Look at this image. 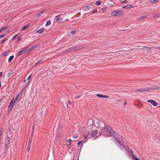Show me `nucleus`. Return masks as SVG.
<instances>
[{
  "label": "nucleus",
  "instance_id": "obj_1",
  "mask_svg": "<svg viewBox=\"0 0 160 160\" xmlns=\"http://www.w3.org/2000/svg\"><path fill=\"white\" fill-rule=\"evenodd\" d=\"M105 130L107 131L110 136L115 137L116 134L112 128L108 125H106L105 127Z\"/></svg>",
  "mask_w": 160,
  "mask_h": 160
},
{
  "label": "nucleus",
  "instance_id": "obj_2",
  "mask_svg": "<svg viewBox=\"0 0 160 160\" xmlns=\"http://www.w3.org/2000/svg\"><path fill=\"white\" fill-rule=\"evenodd\" d=\"M124 12L120 10H117L116 11L112 12L111 13V15L113 16H116L118 15V16H120L124 14Z\"/></svg>",
  "mask_w": 160,
  "mask_h": 160
},
{
  "label": "nucleus",
  "instance_id": "obj_3",
  "mask_svg": "<svg viewBox=\"0 0 160 160\" xmlns=\"http://www.w3.org/2000/svg\"><path fill=\"white\" fill-rule=\"evenodd\" d=\"M97 123L99 126L102 129H104L105 127V123L104 121L102 119H98L97 121Z\"/></svg>",
  "mask_w": 160,
  "mask_h": 160
},
{
  "label": "nucleus",
  "instance_id": "obj_4",
  "mask_svg": "<svg viewBox=\"0 0 160 160\" xmlns=\"http://www.w3.org/2000/svg\"><path fill=\"white\" fill-rule=\"evenodd\" d=\"M90 136L94 138H96L98 136V131L97 130H94L92 131V132L90 133Z\"/></svg>",
  "mask_w": 160,
  "mask_h": 160
},
{
  "label": "nucleus",
  "instance_id": "obj_5",
  "mask_svg": "<svg viewBox=\"0 0 160 160\" xmlns=\"http://www.w3.org/2000/svg\"><path fill=\"white\" fill-rule=\"evenodd\" d=\"M92 132V130H86L85 133L84 134V136L85 139H88L89 138H91V137L90 136V133Z\"/></svg>",
  "mask_w": 160,
  "mask_h": 160
},
{
  "label": "nucleus",
  "instance_id": "obj_6",
  "mask_svg": "<svg viewBox=\"0 0 160 160\" xmlns=\"http://www.w3.org/2000/svg\"><path fill=\"white\" fill-rule=\"evenodd\" d=\"M150 88H142L136 90V91L139 92H148L149 91Z\"/></svg>",
  "mask_w": 160,
  "mask_h": 160
},
{
  "label": "nucleus",
  "instance_id": "obj_7",
  "mask_svg": "<svg viewBox=\"0 0 160 160\" xmlns=\"http://www.w3.org/2000/svg\"><path fill=\"white\" fill-rule=\"evenodd\" d=\"M38 46V44H36L32 47L30 48L28 50L26 51V53L24 54H26V53H28L33 50L34 49L36 48Z\"/></svg>",
  "mask_w": 160,
  "mask_h": 160
},
{
  "label": "nucleus",
  "instance_id": "obj_8",
  "mask_svg": "<svg viewBox=\"0 0 160 160\" xmlns=\"http://www.w3.org/2000/svg\"><path fill=\"white\" fill-rule=\"evenodd\" d=\"M15 104V101H14V98H12L10 102L9 108H10V110H11L13 108Z\"/></svg>",
  "mask_w": 160,
  "mask_h": 160
},
{
  "label": "nucleus",
  "instance_id": "obj_9",
  "mask_svg": "<svg viewBox=\"0 0 160 160\" xmlns=\"http://www.w3.org/2000/svg\"><path fill=\"white\" fill-rule=\"evenodd\" d=\"M147 102L150 103L154 106H156L158 105L157 102L156 101L153 100H147Z\"/></svg>",
  "mask_w": 160,
  "mask_h": 160
},
{
  "label": "nucleus",
  "instance_id": "obj_10",
  "mask_svg": "<svg viewBox=\"0 0 160 160\" xmlns=\"http://www.w3.org/2000/svg\"><path fill=\"white\" fill-rule=\"evenodd\" d=\"M10 142V138L9 137H7L5 139V145L6 148L8 147Z\"/></svg>",
  "mask_w": 160,
  "mask_h": 160
},
{
  "label": "nucleus",
  "instance_id": "obj_11",
  "mask_svg": "<svg viewBox=\"0 0 160 160\" xmlns=\"http://www.w3.org/2000/svg\"><path fill=\"white\" fill-rule=\"evenodd\" d=\"M76 48L71 47L68 48V49L65 50L63 52H73L74 50L76 49Z\"/></svg>",
  "mask_w": 160,
  "mask_h": 160
},
{
  "label": "nucleus",
  "instance_id": "obj_12",
  "mask_svg": "<svg viewBox=\"0 0 160 160\" xmlns=\"http://www.w3.org/2000/svg\"><path fill=\"white\" fill-rule=\"evenodd\" d=\"M96 96L99 98H108L109 97L106 95H103L101 94H98L96 95Z\"/></svg>",
  "mask_w": 160,
  "mask_h": 160
},
{
  "label": "nucleus",
  "instance_id": "obj_13",
  "mask_svg": "<svg viewBox=\"0 0 160 160\" xmlns=\"http://www.w3.org/2000/svg\"><path fill=\"white\" fill-rule=\"evenodd\" d=\"M71 139H69L66 142V145L68 146V148H71Z\"/></svg>",
  "mask_w": 160,
  "mask_h": 160
},
{
  "label": "nucleus",
  "instance_id": "obj_14",
  "mask_svg": "<svg viewBox=\"0 0 160 160\" xmlns=\"http://www.w3.org/2000/svg\"><path fill=\"white\" fill-rule=\"evenodd\" d=\"M57 19V21L59 23H61L62 21V18H59V15H58L56 17Z\"/></svg>",
  "mask_w": 160,
  "mask_h": 160
},
{
  "label": "nucleus",
  "instance_id": "obj_15",
  "mask_svg": "<svg viewBox=\"0 0 160 160\" xmlns=\"http://www.w3.org/2000/svg\"><path fill=\"white\" fill-rule=\"evenodd\" d=\"M90 8V7L88 6H86L83 7V10L84 11H87L89 10Z\"/></svg>",
  "mask_w": 160,
  "mask_h": 160
},
{
  "label": "nucleus",
  "instance_id": "obj_16",
  "mask_svg": "<svg viewBox=\"0 0 160 160\" xmlns=\"http://www.w3.org/2000/svg\"><path fill=\"white\" fill-rule=\"evenodd\" d=\"M133 6L131 5H127L125 6H122V8H133Z\"/></svg>",
  "mask_w": 160,
  "mask_h": 160
},
{
  "label": "nucleus",
  "instance_id": "obj_17",
  "mask_svg": "<svg viewBox=\"0 0 160 160\" xmlns=\"http://www.w3.org/2000/svg\"><path fill=\"white\" fill-rule=\"evenodd\" d=\"M44 12V10H42V11H41L39 13L37 14L36 15V18H39L42 14V13L43 12Z\"/></svg>",
  "mask_w": 160,
  "mask_h": 160
},
{
  "label": "nucleus",
  "instance_id": "obj_18",
  "mask_svg": "<svg viewBox=\"0 0 160 160\" xmlns=\"http://www.w3.org/2000/svg\"><path fill=\"white\" fill-rule=\"evenodd\" d=\"M44 29V28H41V29L38 30L37 31V33H39L41 34V33H42L43 32Z\"/></svg>",
  "mask_w": 160,
  "mask_h": 160
},
{
  "label": "nucleus",
  "instance_id": "obj_19",
  "mask_svg": "<svg viewBox=\"0 0 160 160\" xmlns=\"http://www.w3.org/2000/svg\"><path fill=\"white\" fill-rule=\"evenodd\" d=\"M143 48L147 51L148 52H151V49L149 48V47H144Z\"/></svg>",
  "mask_w": 160,
  "mask_h": 160
},
{
  "label": "nucleus",
  "instance_id": "obj_20",
  "mask_svg": "<svg viewBox=\"0 0 160 160\" xmlns=\"http://www.w3.org/2000/svg\"><path fill=\"white\" fill-rule=\"evenodd\" d=\"M118 146L122 150L124 148V145L121 143L120 144H119Z\"/></svg>",
  "mask_w": 160,
  "mask_h": 160
},
{
  "label": "nucleus",
  "instance_id": "obj_21",
  "mask_svg": "<svg viewBox=\"0 0 160 160\" xmlns=\"http://www.w3.org/2000/svg\"><path fill=\"white\" fill-rule=\"evenodd\" d=\"M14 58V56L12 55L9 57L8 59V62H11Z\"/></svg>",
  "mask_w": 160,
  "mask_h": 160
},
{
  "label": "nucleus",
  "instance_id": "obj_22",
  "mask_svg": "<svg viewBox=\"0 0 160 160\" xmlns=\"http://www.w3.org/2000/svg\"><path fill=\"white\" fill-rule=\"evenodd\" d=\"M146 17V16L141 17L138 18V21H139V20L142 21V20H143Z\"/></svg>",
  "mask_w": 160,
  "mask_h": 160
},
{
  "label": "nucleus",
  "instance_id": "obj_23",
  "mask_svg": "<svg viewBox=\"0 0 160 160\" xmlns=\"http://www.w3.org/2000/svg\"><path fill=\"white\" fill-rule=\"evenodd\" d=\"M115 139L118 143L119 144H120V143H121V140L119 138H115Z\"/></svg>",
  "mask_w": 160,
  "mask_h": 160
},
{
  "label": "nucleus",
  "instance_id": "obj_24",
  "mask_svg": "<svg viewBox=\"0 0 160 160\" xmlns=\"http://www.w3.org/2000/svg\"><path fill=\"white\" fill-rule=\"evenodd\" d=\"M150 2L152 3H157L158 2V0H150Z\"/></svg>",
  "mask_w": 160,
  "mask_h": 160
},
{
  "label": "nucleus",
  "instance_id": "obj_25",
  "mask_svg": "<svg viewBox=\"0 0 160 160\" xmlns=\"http://www.w3.org/2000/svg\"><path fill=\"white\" fill-rule=\"evenodd\" d=\"M51 24V22L50 21V20H48V21L47 22H46V26H49Z\"/></svg>",
  "mask_w": 160,
  "mask_h": 160
},
{
  "label": "nucleus",
  "instance_id": "obj_26",
  "mask_svg": "<svg viewBox=\"0 0 160 160\" xmlns=\"http://www.w3.org/2000/svg\"><path fill=\"white\" fill-rule=\"evenodd\" d=\"M133 155V160H140L139 158L136 157L135 155Z\"/></svg>",
  "mask_w": 160,
  "mask_h": 160
},
{
  "label": "nucleus",
  "instance_id": "obj_27",
  "mask_svg": "<svg viewBox=\"0 0 160 160\" xmlns=\"http://www.w3.org/2000/svg\"><path fill=\"white\" fill-rule=\"evenodd\" d=\"M159 17V15L158 13L155 14L154 15H153L152 16L153 18H158Z\"/></svg>",
  "mask_w": 160,
  "mask_h": 160
},
{
  "label": "nucleus",
  "instance_id": "obj_28",
  "mask_svg": "<svg viewBox=\"0 0 160 160\" xmlns=\"http://www.w3.org/2000/svg\"><path fill=\"white\" fill-rule=\"evenodd\" d=\"M28 27V25L24 26L21 29V30L23 31V30H25L26 28H27Z\"/></svg>",
  "mask_w": 160,
  "mask_h": 160
},
{
  "label": "nucleus",
  "instance_id": "obj_29",
  "mask_svg": "<svg viewBox=\"0 0 160 160\" xmlns=\"http://www.w3.org/2000/svg\"><path fill=\"white\" fill-rule=\"evenodd\" d=\"M101 2L100 1H97L95 2V4L97 5H99L101 3Z\"/></svg>",
  "mask_w": 160,
  "mask_h": 160
},
{
  "label": "nucleus",
  "instance_id": "obj_30",
  "mask_svg": "<svg viewBox=\"0 0 160 160\" xmlns=\"http://www.w3.org/2000/svg\"><path fill=\"white\" fill-rule=\"evenodd\" d=\"M8 54V52H5L2 54L3 57L7 56Z\"/></svg>",
  "mask_w": 160,
  "mask_h": 160
},
{
  "label": "nucleus",
  "instance_id": "obj_31",
  "mask_svg": "<svg viewBox=\"0 0 160 160\" xmlns=\"http://www.w3.org/2000/svg\"><path fill=\"white\" fill-rule=\"evenodd\" d=\"M13 72L12 71H10L8 74V77H10L11 75L12 74Z\"/></svg>",
  "mask_w": 160,
  "mask_h": 160
},
{
  "label": "nucleus",
  "instance_id": "obj_32",
  "mask_svg": "<svg viewBox=\"0 0 160 160\" xmlns=\"http://www.w3.org/2000/svg\"><path fill=\"white\" fill-rule=\"evenodd\" d=\"M31 145H27V151L28 152L30 151V149Z\"/></svg>",
  "mask_w": 160,
  "mask_h": 160
},
{
  "label": "nucleus",
  "instance_id": "obj_33",
  "mask_svg": "<svg viewBox=\"0 0 160 160\" xmlns=\"http://www.w3.org/2000/svg\"><path fill=\"white\" fill-rule=\"evenodd\" d=\"M18 34H16V35L14 36H13L12 38V40H15L16 38V37L18 36Z\"/></svg>",
  "mask_w": 160,
  "mask_h": 160
},
{
  "label": "nucleus",
  "instance_id": "obj_34",
  "mask_svg": "<svg viewBox=\"0 0 160 160\" xmlns=\"http://www.w3.org/2000/svg\"><path fill=\"white\" fill-rule=\"evenodd\" d=\"M28 84H29L28 83V84H27V85H26V86H25V87H24V88L22 89V92H24V91L25 90V89H26V88L27 87V86H28Z\"/></svg>",
  "mask_w": 160,
  "mask_h": 160
},
{
  "label": "nucleus",
  "instance_id": "obj_35",
  "mask_svg": "<svg viewBox=\"0 0 160 160\" xmlns=\"http://www.w3.org/2000/svg\"><path fill=\"white\" fill-rule=\"evenodd\" d=\"M19 94L17 95L14 101L15 102V101L17 100L18 99V98L19 97Z\"/></svg>",
  "mask_w": 160,
  "mask_h": 160
},
{
  "label": "nucleus",
  "instance_id": "obj_36",
  "mask_svg": "<svg viewBox=\"0 0 160 160\" xmlns=\"http://www.w3.org/2000/svg\"><path fill=\"white\" fill-rule=\"evenodd\" d=\"M28 48V47H25L23 48L22 49V51L23 52L25 51Z\"/></svg>",
  "mask_w": 160,
  "mask_h": 160
},
{
  "label": "nucleus",
  "instance_id": "obj_37",
  "mask_svg": "<svg viewBox=\"0 0 160 160\" xmlns=\"http://www.w3.org/2000/svg\"><path fill=\"white\" fill-rule=\"evenodd\" d=\"M78 137V135L77 134H74L73 138H77Z\"/></svg>",
  "mask_w": 160,
  "mask_h": 160
},
{
  "label": "nucleus",
  "instance_id": "obj_38",
  "mask_svg": "<svg viewBox=\"0 0 160 160\" xmlns=\"http://www.w3.org/2000/svg\"><path fill=\"white\" fill-rule=\"evenodd\" d=\"M23 52L21 50V51H20L18 53V56H20V55H21V54H22V53Z\"/></svg>",
  "mask_w": 160,
  "mask_h": 160
},
{
  "label": "nucleus",
  "instance_id": "obj_39",
  "mask_svg": "<svg viewBox=\"0 0 160 160\" xmlns=\"http://www.w3.org/2000/svg\"><path fill=\"white\" fill-rule=\"evenodd\" d=\"M83 142L82 140H81L80 141H79L78 143V145H80L82 143V142Z\"/></svg>",
  "mask_w": 160,
  "mask_h": 160
},
{
  "label": "nucleus",
  "instance_id": "obj_40",
  "mask_svg": "<svg viewBox=\"0 0 160 160\" xmlns=\"http://www.w3.org/2000/svg\"><path fill=\"white\" fill-rule=\"evenodd\" d=\"M125 150L127 151V152H129V148L128 147H124V148Z\"/></svg>",
  "mask_w": 160,
  "mask_h": 160
},
{
  "label": "nucleus",
  "instance_id": "obj_41",
  "mask_svg": "<svg viewBox=\"0 0 160 160\" xmlns=\"http://www.w3.org/2000/svg\"><path fill=\"white\" fill-rule=\"evenodd\" d=\"M97 9H94V10H93L92 11V12L93 13H96L97 12Z\"/></svg>",
  "mask_w": 160,
  "mask_h": 160
},
{
  "label": "nucleus",
  "instance_id": "obj_42",
  "mask_svg": "<svg viewBox=\"0 0 160 160\" xmlns=\"http://www.w3.org/2000/svg\"><path fill=\"white\" fill-rule=\"evenodd\" d=\"M5 36H6V35L4 34L0 35V39L1 38L4 37H5Z\"/></svg>",
  "mask_w": 160,
  "mask_h": 160
},
{
  "label": "nucleus",
  "instance_id": "obj_43",
  "mask_svg": "<svg viewBox=\"0 0 160 160\" xmlns=\"http://www.w3.org/2000/svg\"><path fill=\"white\" fill-rule=\"evenodd\" d=\"M127 2V0H125L123 1H122L121 2V3H126Z\"/></svg>",
  "mask_w": 160,
  "mask_h": 160
},
{
  "label": "nucleus",
  "instance_id": "obj_44",
  "mask_svg": "<svg viewBox=\"0 0 160 160\" xmlns=\"http://www.w3.org/2000/svg\"><path fill=\"white\" fill-rule=\"evenodd\" d=\"M153 89L154 90H160V87H157L156 88H153Z\"/></svg>",
  "mask_w": 160,
  "mask_h": 160
},
{
  "label": "nucleus",
  "instance_id": "obj_45",
  "mask_svg": "<svg viewBox=\"0 0 160 160\" xmlns=\"http://www.w3.org/2000/svg\"><path fill=\"white\" fill-rule=\"evenodd\" d=\"M2 128H0V134H2Z\"/></svg>",
  "mask_w": 160,
  "mask_h": 160
},
{
  "label": "nucleus",
  "instance_id": "obj_46",
  "mask_svg": "<svg viewBox=\"0 0 160 160\" xmlns=\"http://www.w3.org/2000/svg\"><path fill=\"white\" fill-rule=\"evenodd\" d=\"M7 40V39L6 38L4 39L3 40L2 42H1V44H2L3 42Z\"/></svg>",
  "mask_w": 160,
  "mask_h": 160
},
{
  "label": "nucleus",
  "instance_id": "obj_47",
  "mask_svg": "<svg viewBox=\"0 0 160 160\" xmlns=\"http://www.w3.org/2000/svg\"><path fill=\"white\" fill-rule=\"evenodd\" d=\"M32 141H31V140H29V141H28V145H31V142H32Z\"/></svg>",
  "mask_w": 160,
  "mask_h": 160
},
{
  "label": "nucleus",
  "instance_id": "obj_48",
  "mask_svg": "<svg viewBox=\"0 0 160 160\" xmlns=\"http://www.w3.org/2000/svg\"><path fill=\"white\" fill-rule=\"evenodd\" d=\"M9 26H6V27H3L4 30H5V29L7 28H9Z\"/></svg>",
  "mask_w": 160,
  "mask_h": 160
},
{
  "label": "nucleus",
  "instance_id": "obj_49",
  "mask_svg": "<svg viewBox=\"0 0 160 160\" xmlns=\"http://www.w3.org/2000/svg\"><path fill=\"white\" fill-rule=\"evenodd\" d=\"M130 151H131V153L132 154V157H133V155H135V154H133L132 150V149H131Z\"/></svg>",
  "mask_w": 160,
  "mask_h": 160
},
{
  "label": "nucleus",
  "instance_id": "obj_50",
  "mask_svg": "<svg viewBox=\"0 0 160 160\" xmlns=\"http://www.w3.org/2000/svg\"><path fill=\"white\" fill-rule=\"evenodd\" d=\"M76 32V31L74 30H72L71 31V33L72 34H74Z\"/></svg>",
  "mask_w": 160,
  "mask_h": 160
},
{
  "label": "nucleus",
  "instance_id": "obj_51",
  "mask_svg": "<svg viewBox=\"0 0 160 160\" xmlns=\"http://www.w3.org/2000/svg\"><path fill=\"white\" fill-rule=\"evenodd\" d=\"M36 123H37L38 124H39V123L40 122V120H38L37 121H36Z\"/></svg>",
  "mask_w": 160,
  "mask_h": 160
},
{
  "label": "nucleus",
  "instance_id": "obj_52",
  "mask_svg": "<svg viewBox=\"0 0 160 160\" xmlns=\"http://www.w3.org/2000/svg\"><path fill=\"white\" fill-rule=\"evenodd\" d=\"M33 132V131L32 132L31 134V135H30V137H32V138Z\"/></svg>",
  "mask_w": 160,
  "mask_h": 160
},
{
  "label": "nucleus",
  "instance_id": "obj_53",
  "mask_svg": "<svg viewBox=\"0 0 160 160\" xmlns=\"http://www.w3.org/2000/svg\"><path fill=\"white\" fill-rule=\"evenodd\" d=\"M4 30L3 27L1 28L0 29V32H2V31Z\"/></svg>",
  "mask_w": 160,
  "mask_h": 160
},
{
  "label": "nucleus",
  "instance_id": "obj_54",
  "mask_svg": "<svg viewBox=\"0 0 160 160\" xmlns=\"http://www.w3.org/2000/svg\"><path fill=\"white\" fill-rule=\"evenodd\" d=\"M80 96V95H78V96H77L75 97V98L76 99H78L79 98Z\"/></svg>",
  "mask_w": 160,
  "mask_h": 160
},
{
  "label": "nucleus",
  "instance_id": "obj_55",
  "mask_svg": "<svg viewBox=\"0 0 160 160\" xmlns=\"http://www.w3.org/2000/svg\"><path fill=\"white\" fill-rule=\"evenodd\" d=\"M127 104V102L126 101H125L124 102V106H125Z\"/></svg>",
  "mask_w": 160,
  "mask_h": 160
},
{
  "label": "nucleus",
  "instance_id": "obj_56",
  "mask_svg": "<svg viewBox=\"0 0 160 160\" xmlns=\"http://www.w3.org/2000/svg\"><path fill=\"white\" fill-rule=\"evenodd\" d=\"M68 103L70 105H71L72 103H71V102H70V101H69V100H68Z\"/></svg>",
  "mask_w": 160,
  "mask_h": 160
},
{
  "label": "nucleus",
  "instance_id": "obj_57",
  "mask_svg": "<svg viewBox=\"0 0 160 160\" xmlns=\"http://www.w3.org/2000/svg\"><path fill=\"white\" fill-rule=\"evenodd\" d=\"M21 40V37H19L18 38V39H17V40L18 41H20Z\"/></svg>",
  "mask_w": 160,
  "mask_h": 160
},
{
  "label": "nucleus",
  "instance_id": "obj_58",
  "mask_svg": "<svg viewBox=\"0 0 160 160\" xmlns=\"http://www.w3.org/2000/svg\"><path fill=\"white\" fill-rule=\"evenodd\" d=\"M105 10H106V8H102V11H104Z\"/></svg>",
  "mask_w": 160,
  "mask_h": 160
},
{
  "label": "nucleus",
  "instance_id": "obj_59",
  "mask_svg": "<svg viewBox=\"0 0 160 160\" xmlns=\"http://www.w3.org/2000/svg\"><path fill=\"white\" fill-rule=\"evenodd\" d=\"M2 72H0V77H2Z\"/></svg>",
  "mask_w": 160,
  "mask_h": 160
},
{
  "label": "nucleus",
  "instance_id": "obj_60",
  "mask_svg": "<svg viewBox=\"0 0 160 160\" xmlns=\"http://www.w3.org/2000/svg\"><path fill=\"white\" fill-rule=\"evenodd\" d=\"M42 60V59L39 60V61H38L36 63V64H37L39 62H40Z\"/></svg>",
  "mask_w": 160,
  "mask_h": 160
},
{
  "label": "nucleus",
  "instance_id": "obj_61",
  "mask_svg": "<svg viewBox=\"0 0 160 160\" xmlns=\"http://www.w3.org/2000/svg\"><path fill=\"white\" fill-rule=\"evenodd\" d=\"M31 74L30 75H29V76L28 77V80L29 79V78H30L31 77Z\"/></svg>",
  "mask_w": 160,
  "mask_h": 160
},
{
  "label": "nucleus",
  "instance_id": "obj_62",
  "mask_svg": "<svg viewBox=\"0 0 160 160\" xmlns=\"http://www.w3.org/2000/svg\"><path fill=\"white\" fill-rule=\"evenodd\" d=\"M32 137H30V138L29 139V140H31V141H32Z\"/></svg>",
  "mask_w": 160,
  "mask_h": 160
},
{
  "label": "nucleus",
  "instance_id": "obj_63",
  "mask_svg": "<svg viewBox=\"0 0 160 160\" xmlns=\"http://www.w3.org/2000/svg\"><path fill=\"white\" fill-rule=\"evenodd\" d=\"M26 80H27V79H25V80H24L23 82H25L26 81Z\"/></svg>",
  "mask_w": 160,
  "mask_h": 160
},
{
  "label": "nucleus",
  "instance_id": "obj_64",
  "mask_svg": "<svg viewBox=\"0 0 160 160\" xmlns=\"http://www.w3.org/2000/svg\"><path fill=\"white\" fill-rule=\"evenodd\" d=\"M10 30H8L7 31V32H10Z\"/></svg>",
  "mask_w": 160,
  "mask_h": 160
}]
</instances>
